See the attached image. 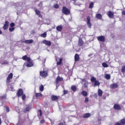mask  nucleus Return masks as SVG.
Here are the masks:
<instances>
[{
    "instance_id": "obj_1",
    "label": "nucleus",
    "mask_w": 125,
    "mask_h": 125,
    "mask_svg": "<svg viewBox=\"0 0 125 125\" xmlns=\"http://www.w3.org/2000/svg\"><path fill=\"white\" fill-rule=\"evenodd\" d=\"M62 11V13L64 14V15H69V14H70L71 13L70 10H69L66 6H63Z\"/></svg>"
},
{
    "instance_id": "obj_2",
    "label": "nucleus",
    "mask_w": 125,
    "mask_h": 125,
    "mask_svg": "<svg viewBox=\"0 0 125 125\" xmlns=\"http://www.w3.org/2000/svg\"><path fill=\"white\" fill-rule=\"evenodd\" d=\"M91 83H94V86H99L100 85V82L98 80H96V79L94 77L91 78Z\"/></svg>"
},
{
    "instance_id": "obj_3",
    "label": "nucleus",
    "mask_w": 125,
    "mask_h": 125,
    "mask_svg": "<svg viewBox=\"0 0 125 125\" xmlns=\"http://www.w3.org/2000/svg\"><path fill=\"white\" fill-rule=\"evenodd\" d=\"M40 75L42 78H46L48 76V72L47 70L40 71Z\"/></svg>"
},
{
    "instance_id": "obj_4",
    "label": "nucleus",
    "mask_w": 125,
    "mask_h": 125,
    "mask_svg": "<svg viewBox=\"0 0 125 125\" xmlns=\"http://www.w3.org/2000/svg\"><path fill=\"white\" fill-rule=\"evenodd\" d=\"M125 118L120 120L119 121L116 122L114 125H125Z\"/></svg>"
},
{
    "instance_id": "obj_5",
    "label": "nucleus",
    "mask_w": 125,
    "mask_h": 125,
    "mask_svg": "<svg viewBox=\"0 0 125 125\" xmlns=\"http://www.w3.org/2000/svg\"><path fill=\"white\" fill-rule=\"evenodd\" d=\"M12 78H13V74L12 73L9 74L6 79L7 83H10V80H11Z\"/></svg>"
},
{
    "instance_id": "obj_6",
    "label": "nucleus",
    "mask_w": 125,
    "mask_h": 125,
    "mask_svg": "<svg viewBox=\"0 0 125 125\" xmlns=\"http://www.w3.org/2000/svg\"><path fill=\"white\" fill-rule=\"evenodd\" d=\"M24 94V92L23 91V89L20 88L18 92L17 93V95L18 97H21V96Z\"/></svg>"
},
{
    "instance_id": "obj_7",
    "label": "nucleus",
    "mask_w": 125,
    "mask_h": 125,
    "mask_svg": "<svg viewBox=\"0 0 125 125\" xmlns=\"http://www.w3.org/2000/svg\"><path fill=\"white\" fill-rule=\"evenodd\" d=\"M31 110V106L29 104H26L25 105V108L23 109V113H27V112H29Z\"/></svg>"
},
{
    "instance_id": "obj_8",
    "label": "nucleus",
    "mask_w": 125,
    "mask_h": 125,
    "mask_svg": "<svg viewBox=\"0 0 125 125\" xmlns=\"http://www.w3.org/2000/svg\"><path fill=\"white\" fill-rule=\"evenodd\" d=\"M113 109H114V110H117L118 111H120V110H122V107H121V105H120V104H116L113 106Z\"/></svg>"
},
{
    "instance_id": "obj_9",
    "label": "nucleus",
    "mask_w": 125,
    "mask_h": 125,
    "mask_svg": "<svg viewBox=\"0 0 125 125\" xmlns=\"http://www.w3.org/2000/svg\"><path fill=\"white\" fill-rule=\"evenodd\" d=\"M98 42H105V37L104 36H100L97 37Z\"/></svg>"
},
{
    "instance_id": "obj_10",
    "label": "nucleus",
    "mask_w": 125,
    "mask_h": 125,
    "mask_svg": "<svg viewBox=\"0 0 125 125\" xmlns=\"http://www.w3.org/2000/svg\"><path fill=\"white\" fill-rule=\"evenodd\" d=\"M87 25L89 28H91V22H90V17L87 16L86 18Z\"/></svg>"
},
{
    "instance_id": "obj_11",
    "label": "nucleus",
    "mask_w": 125,
    "mask_h": 125,
    "mask_svg": "<svg viewBox=\"0 0 125 125\" xmlns=\"http://www.w3.org/2000/svg\"><path fill=\"white\" fill-rule=\"evenodd\" d=\"M25 123H26V119H21L20 120L18 123L17 124V125H23L25 124Z\"/></svg>"
},
{
    "instance_id": "obj_12",
    "label": "nucleus",
    "mask_w": 125,
    "mask_h": 125,
    "mask_svg": "<svg viewBox=\"0 0 125 125\" xmlns=\"http://www.w3.org/2000/svg\"><path fill=\"white\" fill-rule=\"evenodd\" d=\"M8 26H9V22L6 21H5V23L3 26V30H7L8 29Z\"/></svg>"
},
{
    "instance_id": "obj_13",
    "label": "nucleus",
    "mask_w": 125,
    "mask_h": 125,
    "mask_svg": "<svg viewBox=\"0 0 125 125\" xmlns=\"http://www.w3.org/2000/svg\"><path fill=\"white\" fill-rule=\"evenodd\" d=\"M84 43V42H83V39L81 38H79L78 40V45L79 46H83V44Z\"/></svg>"
},
{
    "instance_id": "obj_14",
    "label": "nucleus",
    "mask_w": 125,
    "mask_h": 125,
    "mask_svg": "<svg viewBox=\"0 0 125 125\" xmlns=\"http://www.w3.org/2000/svg\"><path fill=\"white\" fill-rule=\"evenodd\" d=\"M60 97L59 96L52 95L51 97L52 101H57Z\"/></svg>"
},
{
    "instance_id": "obj_15",
    "label": "nucleus",
    "mask_w": 125,
    "mask_h": 125,
    "mask_svg": "<svg viewBox=\"0 0 125 125\" xmlns=\"http://www.w3.org/2000/svg\"><path fill=\"white\" fill-rule=\"evenodd\" d=\"M35 97L37 99H42V94L41 93H36L35 94Z\"/></svg>"
},
{
    "instance_id": "obj_16",
    "label": "nucleus",
    "mask_w": 125,
    "mask_h": 125,
    "mask_svg": "<svg viewBox=\"0 0 125 125\" xmlns=\"http://www.w3.org/2000/svg\"><path fill=\"white\" fill-rule=\"evenodd\" d=\"M35 13L37 15L39 16V17H40L41 18H42V14H41V11L39 10L38 9H36L35 10Z\"/></svg>"
},
{
    "instance_id": "obj_17",
    "label": "nucleus",
    "mask_w": 125,
    "mask_h": 125,
    "mask_svg": "<svg viewBox=\"0 0 125 125\" xmlns=\"http://www.w3.org/2000/svg\"><path fill=\"white\" fill-rule=\"evenodd\" d=\"M22 42L26 43L27 44H29L30 43H33L34 42V41L32 39H30L29 40H25V41H22Z\"/></svg>"
},
{
    "instance_id": "obj_18",
    "label": "nucleus",
    "mask_w": 125,
    "mask_h": 125,
    "mask_svg": "<svg viewBox=\"0 0 125 125\" xmlns=\"http://www.w3.org/2000/svg\"><path fill=\"white\" fill-rule=\"evenodd\" d=\"M22 60H24V61H26L27 60V61H31V58L30 57H28L27 55H24L22 57Z\"/></svg>"
},
{
    "instance_id": "obj_19",
    "label": "nucleus",
    "mask_w": 125,
    "mask_h": 125,
    "mask_svg": "<svg viewBox=\"0 0 125 125\" xmlns=\"http://www.w3.org/2000/svg\"><path fill=\"white\" fill-rule=\"evenodd\" d=\"M26 67H33L34 66V63H33V62H31V61H27L26 63Z\"/></svg>"
},
{
    "instance_id": "obj_20",
    "label": "nucleus",
    "mask_w": 125,
    "mask_h": 125,
    "mask_svg": "<svg viewBox=\"0 0 125 125\" xmlns=\"http://www.w3.org/2000/svg\"><path fill=\"white\" fill-rule=\"evenodd\" d=\"M43 43L46 45H48V46H50V45H51V42L46 40L43 41Z\"/></svg>"
},
{
    "instance_id": "obj_21",
    "label": "nucleus",
    "mask_w": 125,
    "mask_h": 125,
    "mask_svg": "<svg viewBox=\"0 0 125 125\" xmlns=\"http://www.w3.org/2000/svg\"><path fill=\"white\" fill-rule=\"evenodd\" d=\"M63 81V78L62 77H60V76H58L56 78V83H59L60 82Z\"/></svg>"
},
{
    "instance_id": "obj_22",
    "label": "nucleus",
    "mask_w": 125,
    "mask_h": 125,
    "mask_svg": "<svg viewBox=\"0 0 125 125\" xmlns=\"http://www.w3.org/2000/svg\"><path fill=\"white\" fill-rule=\"evenodd\" d=\"M107 15L109 18H114V13L111 11L108 12Z\"/></svg>"
},
{
    "instance_id": "obj_23",
    "label": "nucleus",
    "mask_w": 125,
    "mask_h": 125,
    "mask_svg": "<svg viewBox=\"0 0 125 125\" xmlns=\"http://www.w3.org/2000/svg\"><path fill=\"white\" fill-rule=\"evenodd\" d=\"M74 60L75 62L77 61H80V56L78 54H76L74 56Z\"/></svg>"
},
{
    "instance_id": "obj_24",
    "label": "nucleus",
    "mask_w": 125,
    "mask_h": 125,
    "mask_svg": "<svg viewBox=\"0 0 125 125\" xmlns=\"http://www.w3.org/2000/svg\"><path fill=\"white\" fill-rule=\"evenodd\" d=\"M117 87H118V84L116 83H114L110 85V88H112V89L117 88Z\"/></svg>"
},
{
    "instance_id": "obj_25",
    "label": "nucleus",
    "mask_w": 125,
    "mask_h": 125,
    "mask_svg": "<svg viewBox=\"0 0 125 125\" xmlns=\"http://www.w3.org/2000/svg\"><path fill=\"white\" fill-rule=\"evenodd\" d=\"M62 29H63V26L62 25H59L56 27V30L57 31H58V32H61Z\"/></svg>"
},
{
    "instance_id": "obj_26",
    "label": "nucleus",
    "mask_w": 125,
    "mask_h": 125,
    "mask_svg": "<svg viewBox=\"0 0 125 125\" xmlns=\"http://www.w3.org/2000/svg\"><path fill=\"white\" fill-rule=\"evenodd\" d=\"M89 117H90V113H85L82 116V118H83L84 119H88Z\"/></svg>"
},
{
    "instance_id": "obj_27",
    "label": "nucleus",
    "mask_w": 125,
    "mask_h": 125,
    "mask_svg": "<svg viewBox=\"0 0 125 125\" xmlns=\"http://www.w3.org/2000/svg\"><path fill=\"white\" fill-rule=\"evenodd\" d=\"M98 94L99 96H102V94H103V91H102V90L101 89H99L98 91Z\"/></svg>"
},
{
    "instance_id": "obj_28",
    "label": "nucleus",
    "mask_w": 125,
    "mask_h": 125,
    "mask_svg": "<svg viewBox=\"0 0 125 125\" xmlns=\"http://www.w3.org/2000/svg\"><path fill=\"white\" fill-rule=\"evenodd\" d=\"M81 94H82V95H83L84 97H86V96H87V92H86L85 91H83L81 92Z\"/></svg>"
},
{
    "instance_id": "obj_29",
    "label": "nucleus",
    "mask_w": 125,
    "mask_h": 125,
    "mask_svg": "<svg viewBox=\"0 0 125 125\" xmlns=\"http://www.w3.org/2000/svg\"><path fill=\"white\" fill-rule=\"evenodd\" d=\"M96 17L97 19L100 20L102 19V15L101 14H97L96 15Z\"/></svg>"
},
{
    "instance_id": "obj_30",
    "label": "nucleus",
    "mask_w": 125,
    "mask_h": 125,
    "mask_svg": "<svg viewBox=\"0 0 125 125\" xmlns=\"http://www.w3.org/2000/svg\"><path fill=\"white\" fill-rule=\"evenodd\" d=\"M6 97H7V95H6V94H5L2 96H0V99H1V100H3V99H6Z\"/></svg>"
},
{
    "instance_id": "obj_31",
    "label": "nucleus",
    "mask_w": 125,
    "mask_h": 125,
    "mask_svg": "<svg viewBox=\"0 0 125 125\" xmlns=\"http://www.w3.org/2000/svg\"><path fill=\"white\" fill-rule=\"evenodd\" d=\"M71 89L73 91L76 92L77 91V86L75 85H73L71 86Z\"/></svg>"
},
{
    "instance_id": "obj_32",
    "label": "nucleus",
    "mask_w": 125,
    "mask_h": 125,
    "mask_svg": "<svg viewBox=\"0 0 125 125\" xmlns=\"http://www.w3.org/2000/svg\"><path fill=\"white\" fill-rule=\"evenodd\" d=\"M38 116H39V117H42V111L41 109H39L38 111Z\"/></svg>"
},
{
    "instance_id": "obj_33",
    "label": "nucleus",
    "mask_w": 125,
    "mask_h": 125,
    "mask_svg": "<svg viewBox=\"0 0 125 125\" xmlns=\"http://www.w3.org/2000/svg\"><path fill=\"white\" fill-rule=\"evenodd\" d=\"M63 60V59L61 58L59 60V62H57V65H61L62 64V61Z\"/></svg>"
},
{
    "instance_id": "obj_34",
    "label": "nucleus",
    "mask_w": 125,
    "mask_h": 125,
    "mask_svg": "<svg viewBox=\"0 0 125 125\" xmlns=\"http://www.w3.org/2000/svg\"><path fill=\"white\" fill-rule=\"evenodd\" d=\"M102 66L104 67V68H107V67H109V65L106 63V62H103L102 63Z\"/></svg>"
},
{
    "instance_id": "obj_35",
    "label": "nucleus",
    "mask_w": 125,
    "mask_h": 125,
    "mask_svg": "<svg viewBox=\"0 0 125 125\" xmlns=\"http://www.w3.org/2000/svg\"><path fill=\"white\" fill-rule=\"evenodd\" d=\"M40 37H41V38H46V32L41 34Z\"/></svg>"
},
{
    "instance_id": "obj_36",
    "label": "nucleus",
    "mask_w": 125,
    "mask_h": 125,
    "mask_svg": "<svg viewBox=\"0 0 125 125\" xmlns=\"http://www.w3.org/2000/svg\"><path fill=\"white\" fill-rule=\"evenodd\" d=\"M105 79L106 80H110V79H111V75H110V74H106Z\"/></svg>"
},
{
    "instance_id": "obj_37",
    "label": "nucleus",
    "mask_w": 125,
    "mask_h": 125,
    "mask_svg": "<svg viewBox=\"0 0 125 125\" xmlns=\"http://www.w3.org/2000/svg\"><path fill=\"white\" fill-rule=\"evenodd\" d=\"M93 5H94V3L92 2L90 3L89 6V8H93Z\"/></svg>"
},
{
    "instance_id": "obj_38",
    "label": "nucleus",
    "mask_w": 125,
    "mask_h": 125,
    "mask_svg": "<svg viewBox=\"0 0 125 125\" xmlns=\"http://www.w3.org/2000/svg\"><path fill=\"white\" fill-rule=\"evenodd\" d=\"M88 86V82H85L84 83V87H85V88H87Z\"/></svg>"
},
{
    "instance_id": "obj_39",
    "label": "nucleus",
    "mask_w": 125,
    "mask_h": 125,
    "mask_svg": "<svg viewBox=\"0 0 125 125\" xmlns=\"http://www.w3.org/2000/svg\"><path fill=\"white\" fill-rule=\"evenodd\" d=\"M4 108H5L7 113H8L10 111L9 107H8V106L5 105L4 106Z\"/></svg>"
},
{
    "instance_id": "obj_40",
    "label": "nucleus",
    "mask_w": 125,
    "mask_h": 125,
    "mask_svg": "<svg viewBox=\"0 0 125 125\" xmlns=\"http://www.w3.org/2000/svg\"><path fill=\"white\" fill-rule=\"evenodd\" d=\"M44 88V87L43 86V85H41L40 86L39 89H40V91H42L43 90Z\"/></svg>"
},
{
    "instance_id": "obj_41",
    "label": "nucleus",
    "mask_w": 125,
    "mask_h": 125,
    "mask_svg": "<svg viewBox=\"0 0 125 125\" xmlns=\"http://www.w3.org/2000/svg\"><path fill=\"white\" fill-rule=\"evenodd\" d=\"M121 72L122 73H125V65L122 67Z\"/></svg>"
},
{
    "instance_id": "obj_42",
    "label": "nucleus",
    "mask_w": 125,
    "mask_h": 125,
    "mask_svg": "<svg viewBox=\"0 0 125 125\" xmlns=\"http://www.w3.org/2000/svg\"><path fill=\"white\" fill-rule=\"evenodd\" d=\"M15 30V28L14 27H11L9 28V32H13Z\"/></svg>"
},
{
    "instance_id": "obj_43",
    "label": "nucleus",
    "mask_w": 125,
    "mask_h": 125,
    "mask_svg": "<svg viewBox=\"0 0 125 125\" xmlns=\"http://www.w3.org/2000/svg\"><path fill=\"white\" fill-rule=\"evenodd\" d=\"M54 8H56V9L59 8V5L58 4H54Z\"/></svg>"
},
{
    "instance_id": "obj_44",
    "label": "nucleus",
    "mask_w": 125,
    "mask_h": 125,
    "mask_svg": "<svg viewBox=\"0 0 125 125\" xmlns=\"http://www.w3.org/2000/svg\"><path fill=\"white\" fill-rule=\"evenodd\" d=\"M21 99L22 100H25V99H26V95H25V94H23L22 96H21Z\"/></svg>"
},
{
    "instance_id": "obj_45",
    "label": "nucleus",
    "mask_w": 125,
    "mask_h": 125,
    "mask_svg": "<svg viewBox=\"0 0 125 125\" xmlns=\"http://www.w3.org/2000/svg\"><path fill=\"white\" fill-rule=\"evenodd\" d=\"M10 27H11L12 28H13V27H14V26H15V23H14V22H12L10 24Z\"/></svg>"
},
{
    "instance_id": "obj_46",
    "label": "nucleus",
    "mask_w": 125,
    "mask_h": 125,
    "mask_svg": "<svg viewBox=\"0 0 125 125\" xmlns=\"http://www.w3.org/2000/svg\"><path fill=\"white\" fill-rule=\"evenodd\" d=\"M7 64H8V62H7V61H5L2 63V65H7Z\"/></svg>"
},
{
    "instance_id": "obj_47",
    "label": "nucleus",
    "mask_w": 125,
    "mask_h": 125,
    "mask_svg": "<svg viewBox=\"0 0 125 125\" xmlns=\"http://www.w3.org/2000/svg\"><path fill=\"white\" fill-rule=\"evenodd\" d=\"M67 94H68V90H63V95H65Z\"/></svg>"
},
{
    "instance_id": "obj_48",
    "label": "nucleus",
    "mask_w": 125,
    "mask_h": 125,
    "mask_svg": "<svg viewBox=\"0 0 125 125\" xmlns=\"http://www.w3.org/2000/svg\"><path fill=\"white\" fill-rule=\"evenodd\" d=\"M44 119H42V120H41L40 124H44Z\"/></svg>"
},
{
    "instance_id": "obj_49",
    "label": "nucleus",
    "mask_w": 125,
    "mask_h": 125,
    "mask_svg": "<svg viewBox=\"0 0 125 125\" xmlns=\"http://www.w3.org/2000/svg\"><path fill=\"white\" fill-rule=\"evenodd\" d=\"M84 102H85V103H86L88 102V98L86 97L85 98Z\"/></svg>"
},
{
    "instance_id": "obj_50",
    "label": "nucleus",
    "mask_w": 125,
    "mask_h": 125,
    "mask_svg": "<svg viewBox=\"0 0 125 125\" xmlns=\"http://www.w3.org/2000/svg\"><path fill=\"white\" fill-rule=\"evenodd\" d=\"M82 82H84V83H86V82H87V81H86V79H82Z\"/></svg>"
},
{
    "instance_id": "obj_51",
    "label": "nucleus",
    "mask_w": 125,
    "mask_h": 125,
    "mask_svg": "<svg viewBox=\"0 0 125 125\" xmlns=\"http://www.w3.org/2000/svg\"><path fill=\"white\" fill-rule=\"evenodd\" d=\"M10 89H11L12 91L14 90V87H13L12 86L10 87Z\"/></svg>"
},
{
    "instance_id": "obj_52",
    "label": "nucleus",
    "mask_w": 125,
    "mask_h": 125,
    "mask_svg": "<svg viewBox=\"0 0 125 125\" xmlns=\"http://www.w3.org/2000/svg\"><path fill=\"white\" fill-rule=\"evenodd\" d=\"M122 13L123 15H125V10L122 11Z\"/></svg>"
},
{
    "instance_id": "obj_53",
    "label": "nucleus",
    "mask_w": 125,
    "mask_h": 125,
    "mask_svg": "<svg viewBox=\"0 0 125 125\" xmlns=\"http://www.w3.org/2000/svg\"><path fill=\"white\" fill-rule=\"evenodd\" d=\"M2 34V32L1 30H0V35H1Z\"/></svg>"
},
{
    "instance_id": "obj_54",
    "label": "nucleus",
    "mask_w": 125,
    "mask_h": 125,
    "mask_svg": "<svg viewBox=\"0 0 125 125\" xmlns=\"http://www.w3.org/2000/svg\"><path fill=\"white\" fill-rule=\"evenodd\" d=\"M103 99L104 100H105V99H106V97L105 96H104L103 97Z\"/></svg>"
},
{
    "instance_id": "obj_55",
    "label": "nucleus",
    "mask_w": 125,
    "mask_h": 125,
    "mask_svg": "<svg viewBox=\"0 0 125 125\" xmlns=\"http://www.w3.org/2000/svg\"><path fill=\"white\" fill-rule=\"evenodd\" d=\"M94 96H96V97H97V94H94Z\"/></svg>"
},
{
    "instance_id": "obj_56",
    "label": "nucleus",
    "mask_w": 125,
    "mask_h": 125,
    "mask_svg": "<svg viewBox=\"0 0 125 125\" xmlns=\"http://www.w3.org/2000/svg\"><path fill=\"white\" fill-rule=\"evenodd\" d=\"M0 125H1V119L0 118Z\"/></svg>"
},
{
    "instance_id": "obj_57",
    "label": "nucleus",
    "mask_w": 125,
    "mask_h": 125,
    "mask_svg": "<svg viewBox=\"0 0 125 125\" xmlns=\"http://www.w3.org/2000/svg\"><path fill=\"white\" fill-rule=\"evenodd\" d=\"M73 1H74L75 2H76V1H77V0H72Z\"/></svg>"
},
{
    "instance_id": "obj_58",
    "label": "nucleus",
    "mask_w": 125,
    "mask_h": 125,
    "mask_svg": "<svg viewBox=\"0 0 125 125\" xmlns=\"http://www.w3.org/2000/svg\"><path fill=\"white\" fill-rule=\"evenodd\" d=\"M65 123H66L65 121H63V123L65 124Z\"/></svg>"
}]
</instances>
